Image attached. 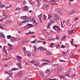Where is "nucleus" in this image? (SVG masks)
<instances>
[{
    "instance_id": "nucleus-36",
    "label": "nucleus",
    "mask_w": 80,
    "mask_h": 80,
    "mask_svg": "<svg viewBox=\"0 0 80 80\" xmlns=\"http://www.w3.org/2000/svg\"><path fill=\"white\" fill-rule=\"evenodd\" d=\"M7 38L8 39H10L11 38V36L10 35H8L7 36Z\"/></svg>"
},
{
    "instance_id": "nucleus-40",
    "label": "nucleus",
    "mask_w": 80,
    "mask_h": 80,
    "mask_svg": "<svg viewBox=\"0 0 80 80\" xmlns=\"http://www.w3.org/2000/svg\"><path fill=\"white\" fill-rule=\"evenodd\" d=\"M4 18H2V19H0V22H3V20H4Z\"/></svg>"
},
{
    "instance_id": "nucleus-47",
    "label": "nucleus",
    "mask_w": 80,
    "mask_h": 80,
    "mask_svg": "<svg viewBox=\"0 0 80 80\" xmlns=\"http://www.w3.org/2000/svg\"><path fill=\"white\" fill-rule=\"evenodd\" d=\"M72 27L73 28H75V27H76V26H75V25H73L72 26Z\"/></svg>"
},
{
    "instance_id": "nucleus-63",
    "label": "nucleus",
    "mask_w": 80,
    "mask_h": 80,
    "mask_svg": "<svg viewBox=\"0 0 80 80\" xmlns=\"http://www.w3.org/2000/svg\"><path fill=\"white\" fill-rule=\"evenodd\" d=\"M52 5H58V4H57V3H52Z\"/></svg>"
},
{
    "instance_id": "nucleus-2",
    "label": "nucleus",
    "mask_w": 80,
    "mask_h": 80,
    "mask_svg": "<svg viewBox=\"0 0 80 80\" xmlns=\"http://www.w3.org/2000/svg\"><path fill=\"white\" fill-rule=\"evenodd\" d=\"M32 20L33 21L32 25L35 26H37V23H36V21H35V18H32Z\"/></svg>"
},
{
    "instance_id": "nucleus-14",
    "label": "nucleus",
    "mask_w": 80,
    "mask_h": 80,
    "mask_svg": "<svg viewBox=\"0 0 80 80\" xmlns=\"http://www.w3.org/2000/svg\"><path fill=\"white\" fill-rule=\"evenodd\" d=\"M0 37H2V38H5V35H4L3 33L0 34Z\"/></svg>"
},
{
    "instance_id": "nucleus-13",
    "label": "nucleus",
    "mask_w": 80,
    "mask_h": 80,
    "mask_svg": "<svg viewBox=\"0 0 80 80\" xmlns=\"http://www.w3.org/2000/svg\"><path fill=\"white\" fill-rule=\"evenodd\" d=\"M10 40H11L12 42H16V41H17V40L15 38H14L13 39L11 38L10 39Z\"/></svg>"
},
{
    "instance_id": "nucleus-16",
    "label": "nucleus",
    "mask_w": 80,
    "mask_h": 80,
    "mask_svg": "<svg viewBox=\"0 0 80 80\" xmlns=\"http://www.w3.org/2000/svg\"><path fill=\"white\" fill-rule=\"evenodd\" d=\"M18 77H22L23 75V73L22 72H20L18 74Z\"/></svg>"
},
{
    "instance_id": "nucleus-19",
    "label": "nucleus",
    "mask_w": 80,
    "mask_h": 80,
    "mask_svg": "<svg viewBox=\"0 0 80 80\" xmlns=\"http://www.w3.org/2000/svg\"><path fill=\"white\" fill-rule=\"evenodd\" d=\"M33 47L34 48V52H37V47H36V46H34Z\"/></svg>"
},
{
    "instance_id": "nucleus-4",
    "label": "nucleus",
    "mask_w": 80,
    "mask_h": 80,
    "mask_svg": "<svg viewBox=\"0 0 80 80\" xmlns=\"http://www.w3.org/2000/svg\"><path fill=\"white\" fill-rule=\"evenodd\" d=\"M54 70L55 71V73H60V70H58V68H55L54 69Z\"/></svg>"
},
{
    "instance_id": "nucleus-51",
    "label": "nucleus",
    "mask_w": 80,
    "mask_h": 80,
    "mask_svg": "<svg viewBox=\"0 0 80 80\" xmlns=\"http://www.w3.org/2000/svg\"><path fill=\"white\" fill-rule=\"evenodd\" d=\"M49 80H56L57 79L56 78H54L53 79H50Z\"/></svg>"
},
{
    "instance_id": "nucleus-32",
    "label": "nucleus",
    "mask_w": 80,
    "mask_h": 80,
    "mask_svg": "<svg viewBox=\"0 0 80 80\" xmlns=\"http://www.w3.org/2000/svg\"><path fill=\"white\" fill-rule=\"evenodd\" d=\"M50 23H48V24L47 28H50Z\"/></svg>"
},
{
    "instance_id": "nucleus-59",
    "label": "nucleus",
    "mask_w": 80,
    "mask_h": 80,
    "mask_svg": "<svg viewBox=\"0 0 80 80\" xmlns=\"http://www.w3.org/2000/svg\"><path fill=\"white\" fill-rule=\"evenodd\" d=\"M23 4L25 5L26 4V2H25V1H23Z\"/></svg>"
},
{
    "instance_id": "nucleus-24",
    "label": "nucleus",
    "mask_w": 80,
    "mask_h": 80,
    "mask_svg": "<svg viewBox=\"0 0 80 80\" xmlns=\"http://www.w3.org/2000/svg\"><path fill=\"white\" fill-rule=\"evenodd\" d=\"M69 34H72L73 33V30H72L69 32Z\"/></svg>"
},
{
    "instance_id": "nucleus-61",
    "label": "nucleus",
    "mask_w": 80,
    "mask_h": 80,
    "mask_svg": "<svg viewBox=\"0 0 80 80\" xmlns=\"http://www.w3.org/2000/svg\"><path fill=\"white\" fill-rule=\"evenodd\" d=\"M17 2H21V1H22V0H16Z\"/></svg>"
},
{
    "instance_id": "nucleus-44",
    "label": "nucleus",
    "mask_w": 80,
    "mask_h": 80,
    "mask_svg": "<svg viewBox=\"0 0 80 80\" xmlns=\"http://www.w3.org/2000/svg\"><path fill=\"white\" fill-rule=\"evenodd\" d=\"M61 48H65V46L63 45H62L61 46Z\"/></svg>"
},
{
    "instance_id": "nucleus-52",
    "label": "nucleus",
    "mask_w": 80,
    "mask_h": 80,
    "mask_svg": "<svg viewBox=\"0 0 80 80\" xmlns=\"http://www.w3.org/2000/svg\"><path fill=\"white\" fill-rule=\"evenodd\" d=\"M1 7L2 8H4L5 7V5H2Z\"/></svg>"
},
{
    "instance_id": "nucleus-21",
    "label": "nucleus",
    "mask_w": 80,
    "mask_h": 80,
    "mask_svg": "<svg viewBox=\"0 0 80 80\" xmlns=\"http://www.w3.org/2000/svg\"><path fill=\"white\" fill-rule=\"evenodd\" d=\"M52 17V15H51V14H49L48 15V19H51Z\"/></svg>"
},
{
    "instance_id": "nucleus-55",
    "label": "nucleus",
    "mask_w": 80,
    "mask_h": 80,
    "mask_svg": "<svg viewBox=\"0 0 80 80\" xmlns=\"http://www.w3.org/2000/svg\"><path fill=\"white\" fill-rule=\"evenodd\" d=\"M78 20V18H74V20L75 21H77V20Z\"/></svg>"
},
{
    "instance_id": "nucleus-26",
    "label": "nucleus",
    "mask_w": 80,
    "mask_h": 80,
    "mask_svg": "<svg viewBox=\"0 0 80 80\" xmlns=\"http://www.w3.org/2000/svg\"><path fill=\"white\" fill-rule=\"evenodd\" d=\"M23 50L24 51V53H26V52H27V51L26 50V48L25 47H23Z\"/></svg>"
},
{
    "instance_id": "nucleus-27",
    "label": "nucleus",
    "mask_w": 80,
    "mask_h": 80,
    "mask_svg": "<svg viewBox=\"0 0 80 80\" xmlns=\"http://www.w3.org/2000/svg\"><path fill=\"white\" fill-rule=\"evenodd\" d=\"M66 38V36L64 35V37H63L61 39V41H62V40H64Z\"/></svg>"
},
{
    "instance_id": "nucleus-6",
    "label": "nucleus",
    "mask_w": 80,
    "mask_h": 80,
    "mask_svg": "<svg viewBox=\"0 0 80 80\" xmlns=\"http://www.w3.org/2000/svg\"><path fill=\"white\" fill-rule=\"evenodd\" d=\"M20 18L21 19V20H26V19L27 18V17L26 16H23L22 17H21Z\"/></svg>"
},
{
    "instance_id": "nucleus-41",
    "label": "nucleus",
    "mask_w": 80,
    "mask_h": 80,
    "mask_svg": "<svg viewBox=\"0 0 80 80\" xmlns=\"http://www.w3.org/2000/svg\"><path fill=\"white\" fill-rule=\"evenodd\" d=\"M20 64H22V63H19V62H17L16 63V65H18V66L20 65Z\"/></svg>"
},
{
    "instance_id": "nucleus-48",
    "label": "nucleus",
    "mask_w": 80,
    "mask_h": 80,
    "mask_svg": "<svg viewBox=\"0 0 80 80\" xmlns=\"http://www.w3.org/2000/svg\"><path fill=\"white\" fill-rule=\"evenodd\" d=\"M2 17H4V18H6V17H7V15L5 14H3Z\"/></svg>"
},
{
    "instance_id": "nucleus-8",
    "label": "nucleus",
    "mask_w": 80,
    "mask_h": 80,
    "mask_svg": "<svg viewBox=\"0 0 80 80\" xmlns=\"http://www.w3.org/2000/svg\"><path fill=\"white\" fill-rule=\"evenodd\" d=\"M29 9V7H27V6H25L23 9V10H28Z\"/></svg>"
},
{
    "instance_id": "nucleus-33",
    "label": "nucleus",
    "mask_w": 80,
    "mask_h": 80,
    "mask_svg": "<svg viewBox=\"0 0 80 80\" xmlns=\"http://www.w3.org/2000/svg\"><path fill=\"white\" fill-rule=\"evenodd\" d=\"M5 48H6L5 46L3 47V49L4 52H6V51H7V50H5Z\"/></svg>"
},
{
    "instance_id": "nucleus-35",
    "label": "nucleus",
    "mask_w": 80,
    "mask_h": 80,
    "mask_svg": "<svg viewBox=\"0 0 80 80\" xmlns=\"http://www.w3.org/2000/svg\"><path fill=\"white\" fill-rule=\"evenodd\" d=\"M75 55V54H72H72H70L69 55V57H73V56H74Z\"/></svg>"
},
{
    "instance_id": "nucleus-22",
    "label": "nucleus",
    "mask_w": 80,
    "mask_h": 80,
    "mask_svg": "<svg viewBox=\"0 0 80 80\" xmlns=\"http://www.w3.org/2000/svg\"><path fill=\"white\" fill-rule=\"evenodd\" d=\"M6 23L7 24H8V23H11V20H9L7 21Z\"/></svg>"
},
{
    "instance_id": "nucleus-10",
    "label": "nucleus",
    "mask_w": 80,
    "mask_h": 80,
    "mask_svg": "<svg viewBox=\"0 0 80 80\" xmlns=\"http://www.w3.org/2000/svg\"><path fill=\"white\" fill-rule=\"evenodd\" d=\"M28 53L27 54V56H28V57H30V56H31L32 52H31L30 51H28Z\"/></svg>"
},
{
    "instance_id": "nucleus-1",
    "label": "nucleus",
    "mask_w": 80,
    "mask_h": 80,
    "mask_svg": "<svg viewBox=\"0 0 80 80\" xmlns=\"http://www.w3.org/2000/svg\"><path fill=\"white\" fill-rule=\"evenodd\" d=\"M59 27L58 26H53L52 28L55 31H56V32H58V31H60V29Z\"/></svg>"
},
{
    "instance_id": "nucleus-15",
    "label": "nucleus",
    "mask_w": 80,
    "mask_h": 80,
    "mask_svg": "<svg viewBox=\"0 0 80 80\" xmlns=\"http://www.w3.org/2000/svg\"><path fill=\"white\" fill-rule=\"evenodd\" d=\"M56 11L57 12H61V10H60V8H57L56 9Z\"/></svg>"
},
{
    "instance_id": "nucleus-7",
    "label": "nucleus",
    "mask_w": 80,
    "mask_h": 80,
    "mask_svg": "<svg viewBox=\"0 0 80 80\" xmlns=\"http://www.w3.org/2000/svg\"><path fill=\"white\" fill-rule=\"evenodd\" d=\"M39 49L41 50V51L42 50H45L46 49V48H43V47H42V46H39Z\"/></svg>"
},
{
    "instance_id": "nucleus-42",
    "label": "nucleus",
    "mask_w": 80,
    "mask_h": 80,
    "mask_svg": "<svg viewBox=\"0 0 80 80\" xmlns=\"http://www.w3.org/2000/svg\"><path fill=\"white\" fill-rule=\"evenodd\" d=\"M12 48H12V46H9V49L8 50V51H9V50H10L11 49H12Z\"/></svg>"
},
{
    "instance_id": "nucleus-38",
    "label": "nucleus",
    "mask_w": 80,
    "mask_h": 80,
    "mask_svg": "<svg viewBox=\"0 0 80 80\" xmlns=\"http://www.w3.org/2000/svg\"><path fill=\"white\" fill-rule=\"evenodd\" d=\"M20 10V8H16L15 10L17 11V10Z\"/></svg>"
},
{
    "instance_id": "nucleus-39",
    "label": "nucleus",
    "mask_w": 80,
    "mask_h": 80,
    "mask_svg": "<svg viewBox=\"0 0 80 80\" xmlns=\"http://www.w3.org/2000/svg\"><path fill=\"white\" fill-rule=\"evenodd\" d=\"M42 31L44 32H47V30L45 29H42Z\"/></svg>"
},
{
    "instance_id": "nucleus-31",
    "label": "nucleus",
    "mask_w": 80,
    "mask_h": 80,
    "mask_svg": "<svg viewBox=\"0 0 80 80\" xmlns=\"http://www.w3.org/2000/svg\"><path fill=\"white\" fill-rule=\"evenodd\" d=\"M28 26L29 27H32V24H28Z\"/></svg>"
},
{
    "instance_id": "nucleus-12",
    "label": "nucleus",
    "mask_w": 80,
    "mask_h": 80,
    "mask_svg": "<svg viewBox=\"0 0 80 80\" xmlns=\"http://www.w3.org/2000/svg\"><path fill=\"white\" fill-rule=\"evenodd\" d=\"M45 72L46 74H49V73H50V69H48Z\"/></svg>"
},
{
    "instance_id": "nucleus-62",
    "label": "nucleus",
    "mask_w": 80,
    "mask_h": 80,
    "mask_svg": "<svg viewBox=\"0 0 80 80\" xmlns=\"http://www.w3.org/2000/svg\"><path fill=\"white\" fill-rule=\"evenodd\" d=\"M65 76H66L67 77H69V75L68 74H67L65 75Z\"/></svg>"
},
{
    "instance_id": "nucleus-64",
    "label": "nucleus",
    "mask_w": 80,
    "mask_h": 80,
    "mask_svg": "<svg viewBox=\"0 0 80 80\" xmlns=\"http://www.w3.org/2000/svg\"><path fill=\"white\" fill-rule=\"evenodd\" d=\"M51 41L52 40L53 41H54V40H55V38H51Z\"/></svg>"
},
{
    "instance_id": "nucleus-25",
    "label": "nucleus",
    "mask_w": 80,
    "mask_h": 80,
    "mask_svg": "<svg viewBox=\"0 0 80 80\" xmlns=\"http://www.w3.org/2000/svg\"><path fill=\"white\" fill-rule=\"evenodd\" d=\"M29 63H35V61L33 60H32V61H29Z\"/></svg>"
},
{
    "instance_id": "nucleus-46",
    "label": "nucleus",
    "mask_w": 80,
    "mask_h": 80,
    "mask_svg": "<svg viewBox=\"0 0 80 80\" xmlns=\"http://www.w3.org/2000/svg\"><path fill=\"white\" fill-rule=\"evenodd\" d=\"M38 17L39 18V19H40L41 18H42V16H40V15H38Z\"/></svg>"
},
{
    "instance_id": "nucleus-43",
    "label": "nucleus",
    "mask_w": 80,
    "mask_h": 80,
    "mask_svg": "<svg viewBox=\"0 0 80 80\" xmlns=\"http://www.w3.org/2000/svg\"><path fill=\"white\" fill-rule=\"evenodd\" d=\"M25 80H30V78H29L26 77L25 78Z\"/></svg>"
},
{
    "instance_id": "nucleus-5",
    "label": "nucleus",
    "mask_w": 80,
    "mask_h": 80,
    "mask_svg": "<svg viewBox=\"0 0 80 80\" xmlns=\"http://www.w3.org/2000/svg\"><path fill=\"white\" fill-rule=\"evenodd\" d=\"M39 65V62H37L36 63H34V66L35 67H38Z\"/></svg>"
},
{
    "instance_id": "nucleus-58",
    "label": "nucleus",
    "mask_w": 80,
    "mask_h": 80,
    "mask_svg": "<svg viewBox=\"0 0 80 80\" xmlns=\"http://www.w3.org/2000/svg\"><path fill=\"white\" fill-rule=\"evenodd\" d=\"M59 47H60V45H58L56 47V48H59Z\"/></svg>"
},
{
    "instance_id": "nucleus-45",
    "label": "nucleus",
    "mask_w": 80,
    "mask_h": 80,
    "mask_svg": "<svg viewBox=\"0 0 80 80\" xmlns=\"http://www.w3.org/2000/svg\"><path fill=\"white\" fill-rule=\"evenodd\" d=\"M65 78V76H60V78Z\"/></svg>"
},
{
    "instance_id": "nucleus-56",
    "label": "nucleus",
    "mask_w": 80,
    "mask_h": 80,
    "mask_svg": "<svg viewBox=\"0 0 80 80\" xmlns=\"http://www.w3.org/2000/svg\"><path fill=\"white\" fill-rule=\"evenodd\" d=\"M39 39H40V40H44V39H45L44 38H39Z\"/></svg>"
},
{
    "instance_id": "nucleus-60",
    "label": "nucleus",
    "mask_w": 80,
    "mask_h": 80,
    "mask_svg": "<svg viewBox=\"0 0 80 80\" xmlns=\"http://www.w3.org/2000/svg\"><path fill=\"white\" fill-rule=\"evenodd\" d=\"M56 39L57 40H58V38H59V37H58V36H57L56 38Z\"/></svg>"
},
{
    "instance_id": "nucleus-54",
    "label": "nucleus",
    "mask_w": 80,
    "mask_h": 80,
    "mask_svg": "<svg viewBox=\"0 0 80 80\" xmlns=\"http://www.w3.org/2000/svg\"><path fill=\"white\" fill-rule=\"evenodd\" d=\"M61 26L62 28H64V26L63 25V24H62V22H61Z\"/></svg>"
},
{
    "instance_id": "nucleus-17",
    "label": "nucleus",
    "mask_w": 80,
    "mask_h": 80,
    "mask_svg": "<svg viewBox=\"0 0 80 80\" xmlns=\"http://www.w3.org/2000/svg\"><path fill=\"white\" fill-rule=\"evenodd\" d=\"M46 16L45 15V14H44V15L43 17L42 20H46Z\"/></svg>"
},
{
    "instance_id": "nucleus-37",
    "label": "nucleus",
    "mask_w": 80,
    "mask_h": 80,
    "mask_svg": "<svg viewBox=\"0 0 80 80\" xmlns=\"http://www.w3.org/2000/svg\"><path fill=\"white\" fill-rule=\"evenodd\" d=\"M42 65H43V66H44L45 65H48V63L47 62H44L42 63Z\"/></svg>"
},
{
    "instance_id": "nucleus-34",
    "label": "nucleus",
    "mask_w": 80,
    "mask_h": 80,
    "mask_svg": "<svg viewBox=\"0 0 80 80\" xmlns=\"http://www.w3.org/2000/svg\"><path fill=\"white\" fill-rule=\"evenodd\" d=\"M8 75L10 76H12L13 75V73L12 72H11V73H9V74Z\"/></svg>"
},
{
    "instance_id": "nucleus-3",
    "label": "nucleus",
    "mask_w": 80,
    "mask_h": 80,
    "mask_svg": "<svg viewBox=\"0 0 80 80\" xmlns=\"http://www.w3.org/2000/svg\"><path fill=\"white\" fill-rule=\"evenodd\" d=\"M16 58L19 61V62H22V61L21 60V59H22V57L19 56H18L16 57Z\"/></svg>"
},
{
    "instance_id": "nucleus-53",
    "label": "nucleus",
    "mask_w": 80,
    "mask_h": 80,
    "mask_svg": "<svg viewBox=\"0 0 80 80\" xmlns=\"http://www.w3.org/2000/svg\"><path fill=\"white\" fill-rule=\"evenodd\" d=\"M54 23V20L52 19L51 20V23Z\"/></svg>"
},
{
    "instance_id": "nucleus-57",
    "label": "nucleus",
    "mask_w": 80,
    "mask_h": 80,
    "mask_svg": "<svg viewBox=\"0 0 80 80\" xmlns=\"http://www.w3.org/2000/svg\"><path fill=\"white\" fill-rule=\"evenodd\" d=\"M50 1L51 3H53V2H55V0H50Z\"/></svg>"
},
{
    "instance_id": "nucleus-20",
    "label": "nucleus",
    "mask_w": 80,
    "mask_h": 80,
    "mask_svg": "<svg viewBox=\"0 0 80 80\" xmlns=\"http://www.w3.org/2000/svg\"><path fill=\"white\" fill-rule=\"evenodd\" d=\"M46 53L47 55H50L52 54V52H51L50 51H48Z\"/></svg>"
},
{
    "instance_id": "nucleus-11",
    "label": "nucleus",
    "mask_w": 80,
    "mask_h": 80,
    "mask_svg": "<svg viewBox=\"0 0 80 80\" xmlns=\"http://www.w3.org/2000/svg\"><path fill=\"white\" fill-rule=\"evenodd\" d=\"M58 69L59 70H60V71H62V70H63V68L62 67L60 66H59L58 67Z\"/></svg>"
},
{
    "instance_id": "nucleus-50",
    "label": "nucleus",
    "mask_w": 80,
    "mask_h": 80,
    "mask_svg": "<svg viewBox=\"0 0 80 80\" xmlns=\"http://www.w3.org/2000/svg\"><path fill=\"white\" fill-rule=\"evenodd\" d=\"M48 5H46V10H48Z\"/></svg>"
},
{
    "instance_id": "nucleus-18",
    "label": "nucleus",
    "mask_w": 80,
    "mask_h": 80,
    "mask_svg": "<svg viewBox=\"0 0 80 80\" xmlns=\"http://www.w3.org/2000/svg\"><path fill=\"white\" fill-rule=\"evenodd\" d=\"M32 33H34V32H29L28 33H26V35H30V34H31Z\"/></svg>"
},
{
    "instance_id": "nucleus-49",
    "label": "nucleus",
    "mask_w": 80,
    "mask_h": 80,
    "mask_svg": "<svg viewBox=\"0 0 80 80\" xmlns=\"http://www.w3.org/2000/svg\"><path fill=\"white\" fill-rule=\"evenodd\" d=\"M10 7H12V6H11L10 7V6H7L6 7H5V8L7 9L10 8Z\"/></svg>"
},
{
    "instance_id": "nucleus-28",
    "label": "nucleus",
    "mask_w": 80,
    "mask_h": 80,
    "mask_svg": "<svg viewBox=\"0 0 80 80\" xmlns=\"http://www.w3.org/2000/svg\"><path fill=\"white\" fill-rule=\"evenodd\" d=\"M54 17L56 18H58V15L57 14H55L54 15Z\"/></svg>"
},
{
    "instance_id": "nucleus-29",
    "label": "nucleus",
    "mask_w": 80,
    "mask_h": 80,
    "mask_svg": "<svg viewBox=\"0 0 80 80\" xmlns=\"http://www.w3.org/2000/svg\"><path fill=\"white\" fill-rule=\"evenodd\" d=\"M37 39H35L34 41L31 42V43H35L36 42H37Z\"/></svg>"
},
{
    "instance_id": "nucleus-30",
    "label": "nucleus",
    "mask_w": 80,
    "mask_h": 80,
    "mask_svg": "<svg viewBox=\"0 0 80 80\" xmlns=\"http://www.w3.org/2000/svg\"><path fill=\"white\" fill-rule=\"evenodd\" d=\"M22 64H20V65L18 66V67L20 69H22Z\"/></svg>"
},
{
    "instance_id": "nucleus-23",
    "label": "nucleus",
    "mask_w": 80,
    "mask_h": 80,
    "mask_svg": "<svg viewBox=\"0 0 80 80\" xmlns=\"http://www.w3.org/2000/svg\"><path fill=\"white\" fill-rule=\"evenodd\" d=\"M40 73L41 75L42 76V77H43V78L44 77V75H43V72L40 71Z\"/></svg>"
},
{
    "instance_id": "nucleus-9",
    "label": "nucleus",
    "mask_w": 80,
    "mask_h": 80,
    "mask_svg": "<svg viewBox=\"0 0 80 80\" xmlns=\"http://www.w3.org/2000/svg\"><path fill=\"white\" fill-rule=\"evenodd\" d=\"M74 12H75V11L73 10H72L70 11L68 13L69 15H70L71 14H72V13H74Z\"/></svg>"
}]
</instances>
